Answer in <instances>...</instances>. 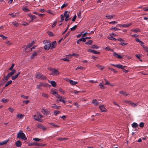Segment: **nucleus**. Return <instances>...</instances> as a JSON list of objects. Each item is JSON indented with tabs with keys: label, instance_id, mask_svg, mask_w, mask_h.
<instances>
[{
	"label": "nucleus",
	"instance_id": "obj_1",
	"mask_svg": "<svg viewBox=\"0 0 148 148\" xmlns=\"http://www.w3.org/2000/svg\"><path fill=\"white\" fill-rule=\"evenodd\" d=\"M17 138L21 139L22 140H25L27 138L25 134L22 130H20L17 134Z\"/></svg>",
	"mask_w": 148,
	"mask_h": 148
},
{
	"label": "nucleus",
	"instance_id": "obj_2",
	"mask_svg": "<svg viewBox=\"0 0 148 148\" xmlns=\"http://www.w3.org/2000/svg\"><path fill=\"white\" fill-rule=\"evenodd\" d=\"M43 43L44 45V48L46 50H48L51 47V43L49 41L45 40L43 41Z\"/></svg>",
	"mask_w": 148,
	"mask_h": 148
},
{
	"label": "nucleus",
	"instance_id": "obj_3",
	"mask_svg": "<svg viewBox=\"0 0 148 148\" xmlns=\"http://www.w3.org/2000/svg\"><path fill=\"white\" fill-rule=\"evenodd\" d=\"M36 77L39 79H45L46 78V77L42 75L40 73H37L36 75Z\"/></svg>",
	"mask_w": 148,
	"mask_h": 148
},
{
	"label": "nucleus",
	"instance_id": "obj_4",
	"mask_svg": "<svg viewBox=\"0 0 148 148\" xmlns=\"http://www.w3.org/2000/svg\"><path fill=\"white\" fill-rule=\"evenodd\" d=\"M60 74V72L57 70L55 69H53L52 70L51 75H58Z\"/></svg>",
	"mask_w": 148,
	"mask_h": 148
},
{
	"label": "nucleus",
	"instance_id": "obj_5",
	"mask_svg": "<svg viewBox=\"0 0 148 148\" xmlns=\"http://www.w3.org/2000/svg\"><path fill=\"white\" fill-rule=\"evenodd\" d=\"M132 25V24L131 23L127 24H119L117 25L116 26L118 27H128Z\"/></svg>",
	"mask_w": 148,
	"mask_h": 148
},
{
	"label": "nucleus",
	"instance_id": "obj_6",
	"mask_svg": "<svg viewBox=\"0 0 148 148\" xmlns=\"http://www.w3.org/2000/svg\"><path fill=\"white\" fill-rule=\"evenodd\" d=\"M64 16L66 17L65 21H67L69 19V12L67 11H66L64 13Z\"/></svg>",
	"mask_w": 148,
	"mask_h": 148
},
{
	"label": "nucleus",
	"instance_id": "obj_7",
	"mask_svg": "<svg viewBox=\"0 0 148 148\" xmlns=\"http://www.w3.org/2000/svg\"><path fill=\"white\" fill-rule=\"evenodd\" d=\"M46 86L47 84L43 83H40L37 86L36 88L38 89L41 90L42 89L41 87L45 86Z\"/></svg>",
	"mask_w": 148,
	"mask_h": 148
},
{
	"label": "nucleus",
	"instance_id": "obj_8",
	"mask_svg": "<svg viewBox=\"0 0 148 148\" xmlns=\"http://www.w3.org/2000/svg\"><path fill=\"white\" fill-rule=\"evenodd\" d=\"M66 81L69 82L70 84L72 86L75 85L78 83V82H77L74 81L73 80H69L67 79H66Z\"/></svg>",
	"mask_w": 148,
	"mask_h": 148
},
{
	"label": "nucleus",
	"instance_id": "obj_9",
	"mask_svg": "<svg viewBox=\"0 0 148 148\" xmlns=\"http://www.w3.org/2000/svg\"><path fill=\"white\" fill-rule=\"evenodd\" d=\"M113 56L115 58L119 59H122L123 57L121 55H119L116 52H114L113 53Z\"/></svg>",
	"mask_w": 148,
	"mask_h": 148
},
{
	"label": "nucleus",
	"instance_id": "obj_10",
	"mask_svg": "<svg viewBox=\"0 0 148 148\" xmlns=\"http://www.w3.org/2000/svg\"><path fill=\"white\" fill-rule=\"evenodd\" d=\"M27 15L31 19V20L29 21V22L32 21L34 19L36 18V17L35 16L32 14L30 13H28Z\"/></svg>",
	"mask_w": 148,
	"mask_h": 148
},
{
	"label": "nucleus",
	"instance_id": "obj_11",
	"mask_svg": "<svg viewBox=\"0 0 148 148\" xmlns=\"http://www.w3.org/2000/svg\"><path fill=\"white\" fill-rule=\"evenodd\" d=\"M71 55L70 54H69L67 55L66 56V58H63L62 60H63L64 61H66L67 62H69L70 61V60L69 59V58H71Z\"/></svg>",
	"mask_w": 148,
	"mask_h": 148
},
{
	"label": "nucleus",
	"instance_id": "obj_12",
	"mask_svg": "<svg viewBox=\"0 0 148 148\" xmlns=\"http://www.w3.org/2000/svg\"><path fill=\"white\" fill-rule=\"evenodd\" d=\"M41 112L43 113L46 115H48L49 114V112L47 110L45 109H42L41 110Z\"/></svg>",
	"mask_w": 148,
	"mask_h": 148
},
{
	"label": "nucleus",
	"instance_id": "obj_13",
	"mask_svg": "<svg viewBox=\"0 0 148 148\" xmlns=\"http://www.w3.org/2000/svg\"><path fill=\"white\" fill-rule=\"evenodd\" d=\"M34 119L35 120L39 122H42L43 121L40 119L37 115H35L34 116Z\"/></svg>",
	"mask_w": 148,
	"mask_h": 148
},
{
	"label": "nucleus",
	"instance_id": "obj_14",
	"mask_svg": "<svg viewBox=\"0 0 148 148\" xmlns=\"http://www.w3.org/2000/svg\"><path fill=\"white\" fill-rule=\"evenodd\" d=\"M100 110L102 112H106V110L103 105H101L99 107Z\"/></svg>",
	"mask_w": 148,
	"mask_h": 148
},
{
	"label": "nucleus",
	"instance_id": "obj_15",
	"mask_svg": "<svg viewBox=\"0 0 148 148\" xmlns=\"http://www.w3.org/2000/svg\"><path fill=\"white\" fill-rule=\"evenodd\" d=\"M59 99V100L60 101H62L64 103H65L66 102V101H65L66 98H64L63 97L60 96L58 98Z\"/></svg>",
	"mask_w": 148,
	"mask_h": 148
},
{
	"label": "nucleus",
	"instance_id": "obj_16",
	"mask_svg": "<svg viewBox=\"0 0 148 148\" xmlns=\"http://www.w3.org/2000/svg\"><path fill=\"white\" fill-rule=\"evenodd\" d=\"M87 51L88 52H90L95 54H99V52L90 49H88L87 50Z\"/></svg>",
	"mask_w": 148,
	"mask_h": 148
},
{
	"label": "nucleus",
	"instance_id": "obj_17",
	"mask_svg": "<svg viewBox=\"0 0 148 148\" xmlns=\"http://www.w3.org/2000/svg\"><path fill=\"white\" fill-rule=\"evenodd\" d=\"M38 51H36L33 53L32 55H31V58H33L34 57L36 56L37 55V54L38 53Z\"/></svg>",
	"mask_w": 148,
	"mask_h": 148
},
{
	"label": "nucleus",
	"instance_id": "obj_18",
	"mask_svg": "<svg viewBox=\"0 0 148 148\" xmlns=\"http://www.w3.org/2000/svg\"><path fill=\"white\" fill-rule=\"evenodd\" d=\"M126 67V66H123V65H121L120 64H116V67L118 68L121 69H123L125 67Z\"/></svg>",
	"mask_w": 148,
	"mask_h": 148
},
{
	"label": "nucleus",
	"instance_id": "obj_19",
	"mask_svg": "<svg viewBox=\"0 0 148 148\" xmlns=\"http://www.w3.org/2000/svg\"><path fill=\"white\" fill-rule=\"evenodd\" d=\"M48 82L49 83H50L51 84V85L53 87H55L56 86L57 84L55 81H51L49 80Z\"/></svg>",
	"mask_w": 148,
	"mask_h": 148
},
{
	"label": "nucleus",
	"instance_id": "obj_20",
	"mask_svg": "<svg viewBox=\"0 0 148 148\" xmlns=\"http://www.w3.org/2000/svg\"><path fill=\"white\" fill-rule=\"evenodd\" d=\"M50 93L53 94L54 95H55L56 93V89L52 88L50 90Z\"/></svg>",
	"mask_w": 148,
	"mask_h": 148
},
{
	"label": "nucleus",
	"instance_id": "obj_21",
	"mask_svg": "<svg viewBox=\"0 0 148 148\" xmlns=\"http://www.w3.org/2000/svg\"><path fill=\"white\" fill-rule=\"evenodd\" d=\"M16 147H19L21 146L22 144L21 141L19 140L17 141L16 143Z\"/></svg>",
	"mask_w": 148,
	"mask_h": 148
},
{
	"label": "nucleus",
	"instance_id": "obj_22",
	"mask_svg": "<svg viewBox=\"0 0 148 148\" xmlns=\"http://www.w3.org/2000/svg\"><path fill=\"white\" fill-rule=\"evenodd\" d=\"M9 140H5L0 142V145H3L7 144Z\"/></svg>",
	"mask_w": 148,
	"mask_h": 148
},
{
	"label": "nucleus",
	"instance_id": "obj_23",
	"mask_svg": "<svg viewBox=\"0 0 148 148\" xmlns=\"http://www.w3.org/2000/svg\"><path fill=\"white\" fill-rule=\"evenodd\" d=\"M56 41H54L52 43V46H51V49H52L53 48H54L56 47Z\"/></svg>",
	"mask_w": 148,
	"mask_h": 148
},
{
	"label": "nucleus",
	"instance_id": "obj_24",
	"mask_svg": "<svg viewBox=\"0 0 148 148\" xmlns=\"http://www.w3.org/2000/svg\"><path fill=\"white\" fill-rule=\"evenodd\" d=\"M84 91H78L76 90H74L71 92L72 93H74L75 94H77L79 92H84Z\"/></svg>",
	"mask_w": 148,
	"mask_h": 148
},
{
	"label": "nucleus",
	"instance_id": "obj_25",
	"mask_svg": "<svg viewBox=\"0 0 148 148\" xmlns=\"http://www.w3.org/2000/svg\"><path fill=\"white\" fill-rule=\"evenodd\" d=\"M24 116V115L21 114H18L17 115V117L19 119H22Z\"/></svg>",
	"mask_w": 148,
	"mask_h": 148
},
{
	"label": "nucleus",
	"instance_id": "obj_26",
	"mask_svg": "<svg viewBox=\"0 0 148 148\" xmlns=\"http://www.w3.org/2000/svg\"><path fill=\"white\" fill-rule=\"evenodd\" d=\"M128 102L130 103V104L132 106L134 107H135L137 106L138 105V103H135L132 102Z\"/></svg>",
	"mask_w": 148,
	"mask_h": 148
},
{
	"label": "nucleus",
	"instance_id": "obj_27",
	"mask_svg": "<svg viewBox=\"0 0 148 148\" xmlns=\"http://www.w3.org/2000/svg\"><path fill=\"white\" fill-rule=\"evenodd\" d=\"M23 10L26 12H27L30 11L29 9L25 6L23 7Z\"/></svg>",
	"mask_w": 148,
	"mask_h": 148
},
{
	"label": "nucleus",
	"instance_id": "obj_28",
	"mask_svg": "<svg viewBox=\"0 0 148 148\" xmlns=\"http://www.w3.org/2000/svg\"><path fill=\"white\" fill-rule=\"evenodd\" d=\"M119 93L121 94H122L124 96H127L128 95V94L126 92L123 91H120L119 92Z\"/></svg>",
	"mask_w": 148,
	"mask_h": 148
},
{
	"label": "nucleus",
	"instance_id": "obj_29",
	"mask_svg": "<svg viewBox=\"0 0 148 148\" xmlns=\"http://www.w3.org/2000/svg\"><path fill=\"white\" fill-rule=\"evenodd\" d=\"M12 82V80H10L8 81L5 84V87H6L8 86L10 84H11Z\"/></svg>",
	"mask_w": 148,
	"mask_h": 148
},
{
	"label": "nucleus",
	"instance_id": "obj_30",
	"mask_svg": "<svg viewBox=\"0 0 148 148\" xmlns=\"http://www.w3.org/2000/svg\"><path fill=\"white\" fill-rule=\"evenodd\" d=\"M114 16V15H107L106 16V17L107 18L109 19H111Z\"/></svg>",
	"mask_w": 148,
	"mask_h": 148
},
{
	"label": "nucleus",
	"instance_id": "obj_31",
	"mask_svg": "<svg viewBox=\"0 0 148 148\" xmlns=\"http://www.w3.org/2000/svg\"><path fill=\"white\" fill-rule=\"evenodd\" d=\"M92 40H90L85 42V43L88 45H91L92 44Z\"/></svg>",
	"mask_w": 148,
	"mask_h": 148
},
{
	"label": "nucleus",
	"instance_id": "obj_32",
	"mask_svg": "<svg viewBox=\"0 0 148 148\" xmlns=\"http://www.w3.org/2000/svg\"><path fill=\"white\" fill-rule=\"evenodd\" d=\"M132 126L133 127L135 128L138 126V124L136 123H133L132 124Z\"/></svg>",
	"mask_w": 148,
	"mask_h": 148
},
{
	"label": "nucleus",
	"instance_id": "obj_33",
	"mask_svg": "<svg viewBox=\"0 0 148 148\" xmlns=\"http://www.w3.org/2000/svg\"><path fill=\"white\" fill-rule=\"evenodd\" d=\"M42 96L46 98H47L49 97V95L45 93H43L42 94Z\"/></svg>",
	"mask_w": 148,
	"mask_h": 148
},
{
	"label": "nucleus",
	"instance_id": "obj_34",
	"mask_svg": "<svg viewBox=\"0 0 148 148\" xmlns=\"http://www.w3.org/2000/svg\"><path fill=\"white\" fill-rule=\"evenodd\" d=\"M16 72V71L15 70L13 69L12 70L11 72L9 73L8 74L10 75L11 76L12 75H13Z\"/></svg>",
	"mask_w": 148,
	"mask_h": 148
},
{
	"label": "nucleus",
	"instance_id": "obj_35",
	"mask_svg": "<svg viewBox=\"0 0 148 148\" xmlns=\"http://www.w3.org/2000/svg\"><path fill=\"white\" fill-rule=\"evenodd\" d=\"M99 86L100 87V88L101 89H104L105 88L103 86V82H102L101 83H100L99 84Z\"/></svg>",
	"mask_w": 148,
	"mask_h": 148
},
{
	"label": "nucleus",
	"instance_id": "obj_36",
	"mask_svg": "<svg viewBox=\"0 0 148 148\" xmlns=\"http://www.w3.org/2000/svg\"><path fill=\"white\" fill-rule=\"evenodd\" d=\"M52 107L56 109H58L60 107V106H56L55 104H52Z\"/></svg>",
	"mask_w": 148,
	"mask_h": 148
},
{
	"label": "nucleus",
	"instance_id": "obj_37",
	"mask_svg": "<svg viewBox=\"0 0 148 148\" xmlns=\"http://www.w3.org/2000/svg\"><path fill=\"white\" fill-rule=\"evenodd\" d=\"M84 69V68L83 67L80 66H78L75 69V70H77L78 69H81V70H83Z\"/></svg>",
	"mask_w": 148,
	"mask_h": 148
},
{
	"label": "nucleus",
	"instance_id": "obj_38",
	"mask_svg": "<svg viewBox=\"0 0 148 148\" xmlns=\"http://www.w3.org/2000/svg\"><path fill=\"white\" fill-rule=\"evenodd\" d=\"M92 48L97 49L99 48V47L95 45H93L91 47Z\"/></svg>",
	"mask_w": 148,
	"mask_h": 148
},
{
	"label": "nucleus",
	"instance_id": "obj_39",
	"mask_svg": "<svg viewBox=\"0 0 148 148\" xmlns=\"http://www.w3.org/2000/svg\"><path fill=\"white\" fill-rule=\"evenodd\" d=\"M68 5V4L66 2H64V4L61 6V8L62 9L66 7Z\"/></svg>",
	"mask_w": 148,
	"mask_h": 148
},
{
	"label": "nucleus",
	"instance_id": "obj_40",
	"mask_svg": "<svg viewBox=\"0 0 148 148\" xmlns=\"http://www.w3.org/2000/svg\"><path fill=\"white\" fill-rule=\"evenodd\" d=\"M12 23L13 25L16 27H17L19 26L18 24L16 22H13Z\"/></svg>",
	"mask_w": 148,
	"mask_h": 148
},
{
	"label": "nucleus",
	"instance_id": "obj_41",
	"mask_svg": "<svg viewBox=\"0 0 148 148\" xmlns=\"http://www.w3.org/2000/svg\"><path fill=\"white\" fill-rule=\"evenodd\" d=\"M0 37H1L3 40H6L7 38V37L3 36V35H0Z\"/></svg>",
	"mask_w": 148,
	"mask_h": 148
},
{
	"label": "nucleus",
	"instance_id": "obj_42",
	"mask_svg": "<svg viewBox=\"0 0 148 148\" xmlns=\"http://www.w3.org/2000/svg\"><path fill=\"white\" fill-rule=\"evenodd\" d=\"M92 103L93 104H94L95 105H97L98 104V102L97 101L95 100L94 99V100L92 101Z\"/></svg>",
	"mask_w": 148,
	"mask_h": 148
},
{
	"label": "nucleus",
	"instance_id": "obj_43",
	"mask_svg": "<svg viewBox=\"0 0 148 148\" xmlns=\"http://www.w3.org/2000/svg\"><path fill=\"white\" fill-rule=\"evenodd\" d=\"M50 125H51L53 127H59V126L55 124H54L53 123H49Z\"/></svg>",
	"mask_w": 148,
	"mask_h": 148
},
{
	"label": "nucleus",
	"instance_id": "obj_44",
	"mask_svg": "<svg viewBox=\"0 0 148 148\" xmlns=\"http://www.w3.org/2000/svg\"><path fill=\"white\" fill-rule=\"evenodd\" d=\"M36 114L39 118V117L40 118H42L43 117V116L39 112H37Z\"/></svg>",
	"mask_w": 148,
	"mask_h": 148
},
{
	"label": "nucleus",
	"instance_id": "obj_45",
	"mask_svg": "<svg viewBox=\"0 0 148 148\" xmlns=\"http://www.w3.org/2000/svg\"><path fill=\"white\" fill-rule=\"evenodd\" d=\"M131 31L133 32H134L135 33H137V32H139V30L138 29H132Z\"/></svg>",
	"mask_w": 148,
	"mask_h": 148
},
{
	"label": "nucleus",
	"instance_id": "obj_46",
	"mask_svg": "<svg viewBox=\"0 0 148 148\" xmlns=\"http://www.w3.org/2000/svg\"><path fill=\"white\" fill-rule=\"evenodd\" d=\"M60 113V112L58 111V110H55L54 112V114L56 116L57 114H59Z\"/></svg>",
	"mask_w": 148,
	"mask_h": 148
},
{
	"label": "nucleus",
	"instance_id": "obj_47",
	"mask_svg": "<svg viewBox=\"0 0 148 148\" xmlns=\"http://www.w3.org/2000/svg\"><path fill=\"white\" fill-rule=\"evenodd\" d=\"M77 27V25H74L73 27L71 28V30L72 31L74 30Z\"/></svg>",
	"mask_w": 148,
	"mask_h": 148
},
{
	"label": "nucleus",
	"instance_id": "obj_48",
	"mask_svg": "<svg viewBox=\"0 0 148 148\" xmlns=\"http://www.w3.org/2000/svg\"><path fill=\"white\" fill-rule=\"evenodd\" d=\"M110 29L111 30H115V31H116V30H120L118 28H117L116 27H111L110 28Z\"/></svg>",
	"mask_w": 148,
	"mask_h": 148
},
{
	"label": "nucleus",
	"instance_id": "obj_49",
	"mask_svg": "<svg viewBox=\"0 0 148 148\" xmlns=\"http://www.w3.org/2000/svg\"><path fill=\"white\" fill-rule=\"evenodd\" d=\"M59 91L62 94H64L65 93V91L63 90L62 89L60 88L59 89Z\"/></svg>",
	"mask_w": 148,
	"mask_h": 148
},
{
	"label": "nucleus",
	"instance_id": "obj_50",
	"mask_svg": "<svg viewBox=\"0 0 148 148\" xmlns=\"http://www.w3.org/2000/svg\"><path fill=\"white\" fill-rule=\"evenodd\" d=\"M96 66L101 70L103 69V67L99 65H96Z\"/></svg>",
	"mask_w": 148,
	"mask_h": 148
},
{
	"label": "nucleus",
	"instance_id": "obj_51",
	"mask_svg": "<svg viewBox=\"0 0 148 148\" xmlns=\"http://www.w3.org/2000/svg\"><path fill=\"white\" fill-rule=\"evenodd\" d=\"M144 123L143 122H141L139 124V126L141 127H143L144 126Z\"/></svg>",
	"mask_w": 148,
	"mask_h": 148
},
{
	"label": "nucleus",
	"instance_id": "obj_52",
	"mask_svg": "<svg viewBox=\"0 0 148 148\" xmlns=\"http://www.w3.org/2000/svg\"><path fill=\"white\" fill-rule=\"evenodd\" d=\"M47 34L49 36H52L53 35V33L51 32H48Z\"/></svg>",
	"mask_w": 148,
	"mask_h": 148
},
{
	"label": "nucleus",
	"instance_id": "obj_53",
	"mask_svg": "<svg viewBox=\"0 0 148 148\" xmlns=\"http://www.w3.org/2000/svg\"><path fill=\"white\" fill-rule=\"evenodd\" d=\"M9 15L11 16L13 18H14L16 16V14H14L13 13L9 14Z\"/></svg>",
	"mask_w": 148,
	"mask_h": 148
},
{
	"label": "nucleus",
	"instance_id": "obj_54",
	"mask_svg": "<svg viewBox=\"0 0 148 148\" xmlns=\"http://www.w3.org/2000/svg\"><path fill=\"white\" fill-rule=\"evenodd\" d=\"M21 97L22 98L25 99H27L29 98V96H25V95H21Z\"/></svg>",
	"mask_w": 148,
	"mask_h": 148
},
{
	"label": "nucleus",
	"instance_id": "obj_55",
	"mask_svg": "<svg viewBox=\"0 0 148 148\" xmlns=\"http://www.w3.org/2000/svg\"><path fill=\"white\" fill-rule=\"evenodd\" d=\"M57 140H66V138H57Z\"/></svg>",
	"mask_w": 148,
	"mask_h": 148
},
{
	"label": "nucleus",
	"instance_id": "obj_56",
	"mask_svg": "<svg viewBox=\"0 0 148 148\" xmlns=\"http://www.w3.org/2000/svg\"><path fill=\"white\" fill-rule=\"evenodd\" d=\"M8 100L7 99L3 98L2 99L1 101L5 103H6L8 102Z\"/></svg>",
	"mask_w": 148,
	"mask_h": 148
},
{
	"label": "nucleus",
	"instance_id": "obj_57",
	"mask_svg": "<svg viewBox=\"0 0 148 148\" xmlns=\"http://www.w3.org/2000/svg\"><path fill=\"white\" fill-rule=\"evenodd\" d=\"M8 110L10 111V112H11V113H12L14 111V109L11 107H10L8 108Z\"/></svg>",
	"mask_w": 148,
	"mask_h": 148
},
{
	"label": "nucleus",
	"instance_id": "obj_58",
	"mask_svg": "<svg viewBox=\"0 0 148 148\" xmlns=\"http://www.w3.org/2000/svg\"><path fill=\"white\" fill-rule=\"evenodd\" d=\"M10 77V75L9 74H8L5 77L6 80H8V79Z\"/></svg>",
	"mask_w": 148,
	"mask_h": 148
},
{
	"label": "nucleus",
	"instance_id": "obj_59",
	"mask_svg": "<svg viewBox=\"0 0 148 148\" xmlns=\"http://www.w3.org/2000/svg\"><path fill=\"white\" fill-rule=\"evenodd\" d=\"M61 20H60V21L61 22H62L64 20V16L62 15H61Z\"/></svg>",
	"mask_w": 148,
	"mask_h": 148
},
{
	"label": "nucleus",
	"instance_id": "obj_60",
	"mask_svg": "<svg viewBox=\"0 0 148 148\" xmlns=\"http://www.w3.org/2000/svg\"><path fill=\"white\" fill-rule=\"evenodd\" d=\"M33 140L37 142H39L40 140V139L37 138H33Z\"/></svg>",
	"mask_w": 148,
	"mask_h": 148
},
{
	"label": "nucleus",
	"instance_id": "obj_61",
	"mask_svg": "<svg viewBox=\"0 0 148 148\" xmlns=\"http://www.w3.org/2000/svg\"><path fill=\"white\" fill-rule=\"evenodd\" d=\"M79 40L80 41V42L82 41L83 42H85L86 41L85 38L79 39Z\"/></svg>",
	"mask_w": 148,
	"mask_h": 148
},
{
	"label": "nucleus",
	"instance_id": "obj_62",
	"mask_svg": "<svg viewBox=\"0 0 148 148\" xmlns=\"http://www.w3.org/2000/svg\"><path fill=\"white\" fill-rule=\"evenodd\" d=\"M109 23L110 24H112L113 25H115V24L117 23V22L116 21H112V22H110Z\"/></svg>",
	"mask_w": 148,
	"mask_h": 148
},
{
	"label": "nucleus",
	"instance_id": "obj_63",
	"mask_svg": "<svg viewBox=\"0 0 148 148\" xmlns=\"http://www.w3.org/2000/svg\"><path fill=\"white\" fill-rule=\"evenodd\" d=\"M47 12H48V13H49L50 14H51L52 15H54V13H53L50 10H48V11H47Z\"/></svg>",
	"mask_w": 148,
	"mask_h": 148
},
{
	"label": "nucleus",
	"instance_id": "obj_64",
	"mask_svg": "<svg viewBox=\"0 0 148 148\" xmlns=\"http://www.w3.org/2000/svg\"><path fill=\"white\" fill-rule=\"evenodd\" d=\"M140 44L141 46L143 47V48L145 47L144 43L142 41H141L140 42Z\"/></svg>",
	"mask_w": 148,
	"mask_h": 148
}]
</instances>
